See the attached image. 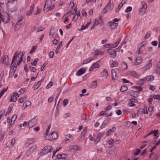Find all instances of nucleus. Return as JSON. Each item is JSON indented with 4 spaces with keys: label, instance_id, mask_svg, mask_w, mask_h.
<instances>
[{
    "label": "nucleus",
    "instance_id": "1",
    "mask_svg": "<svg viewBox=\"0 0 160 160\" xmlns=\"http://www.w3.org/2000/svg\"><path fill=\"white\" fill-rule=\"evenodd\" d=\"M23 56V54L22 52H20L18 53L17 52H16L14 54V56L12 60L11 64H12L14 61L15 60L17 59V57H18L19 59V61L18 62H15L12 67L9 73V76L12 77L14 73L16 70L17 66L18 65L22 62V57Z\"/></svg>",
    "mask_w": 160,
    "mask_h": 160
},
{
    "label": "nucleus",
    "instance_id": "2",
    "mask_svg": "<svg viewBox=\"0 0 160 160\" xmlns=\"http://www.w3.org/2000/svg\"><path fill=\"white\" fill-rule=\"evenodd\" d=\"M55 6L52 3L51 0H47L43 8L44 12H47L49 10H51L54 8Z\"/></svg>",
    "mask_w": 160,
    "mask_h": 160
},
{
    "label": "nucleus",
    "instance_id": "3",
    "mask_svg": "<svg viewBox=\"0 0 160 160\" xmlns=\"http://www.w3.org/2000/svg\"><path fill=\"white\" fill-rule=\"evenodd\" d=\"M52 150V148L50 146H46L44 147L40 152V154L42 156L51 152Z\"/></svg>",
    "mask_w": 160,
    "mask_h": 160
},
{
    "label": "nucleus",
    "instance_id": "4",
    "mask_svg": "<svg viewBox=\"0 0 160 160\" xmlns=\"http://www.w3.org/2000/svg\"><path fill=\"white\" fill-rule=\"evenodd\" d=\"M141 3L142 6L139 9L138 12L141 14L143 15L145 13L147 10V3L144 1H142Z\"/></svg>",
    "mask_w": 160,
    "mask_h": 160
},
{
    "label": "nucleus",
    "instance_id": "5",
    "mask_svg": "<svg viewBox=\"0 0 160 160\" xmlns=\"http://www.w3.org/2000/svg\"><path fill=\"white\" fill-rule=\"evenodd\" d=\"M58 137V135L57 132H53L51 133L49 136L46 135L45 139L48 140H52L54 139H56Z\"/></svg>",
    "mask_w": 160,
    "mask_h": 160
},
{
    "label": "nucleus",
    "instance_id": "6",
    "mask_svg": "<svg viewBox=\"0 0 160 160\" xmlns=\"http://www.w3.org/2000/svg\"><path fill=\"white\" fill-rule=\"evenodd\" d=\"M37 148L36 145L31 147L26 152V156L28 158H29L32 154L35 151Z\"/></svg>",
    "mask_w": 160,
    "mask_h": 160
},
{
    "label": "nucleus",
    "instance_id": "7",
    "mask_svg": "<svg viewBox=\"0 0 160 160\" xmlns=\"http://www.w3.org/2000/svg\"><path fill=\"white\" fill-rule=\"evenodd\" d=\"M37 123V121L35 118H33L28 121V126L29 128L34 126Z\"/></svg>",
    "mask_w": 160,
    "mask_h": 160
},
{
    "label": "nucleus",
    "instance_id": "8",
    "mask_svg": "<svg viewBox=\"0 0 160 160\" xmlns=\"http://www.w3.org/2000/svg\"><path fill=\"white\" fill-rule=\"evenodd\" d=\"M108 52L112 58H114L116 57L117 53L115 50L109 49L108 50Z\"/></svg>",
    "mask_w": 160,
    "mask_h": 160
},
{
    "label": "nucleus",
    "instance_id": "9",
    "mask_svg": "<svg viewBox=\"0 0 160 160\" xmlns=\"http://www.w3.org/2000/svg\"><path fill=\"white\" fill-rule=\"evenodd\" d=\"M7 7L8 8V10L11 12H15L17 11V8L16 6H13L12 5V6H9L8 3H6Z\"/></svg>",
    "mask_w": 160,
    "mask_h": 160
},
{
    "label": "nucleus",
    "instance_id": "10",
    "mask_svg": "<svg viewBox=\"0 0 160 160\" xmlns=\"http://www.w3.org/2000/svg\"><path fill=\"white\" fill-rule=\"evenodd\" d=\"M34 5L32 4L30 6V9L26 12V15L27 16L31 15L34 11Z\"/></svg>",
    "mask_w": 160,
    "mask_h": 160
},
{
    "label": "nucleus",
    "instance_id": "11",
    "mask_svg": "<svg viewBox=\"0 0 160 160\" xmlns=\"http://www.w3.org/2000/svg\"><path fill=\"white\" fill-rule=\"evenodd\" d=\"M73 139L74 138L70 134H68L65 136V142L67 143H68L72 141Z\"/></svg>",
    "mask_w": 160,
    "mask_h": 160
},
{
    "label": "nucleus",
    "instance_id": "12",
    "mask_svg": "<svg viewBox=\"0 0 160 160\" xmlns=\"http://www.w3.org/2000/svg\"><path fill=\"white\" fill-rule=\"evenodd\" d=\"M108 23L110 28L112 30L115 29L118 25V23L114 22L112 21L109 22Z\"/></svg>",
    "mask_w": 160,
    "mask_h": 160
},
{
    "label": "nucleus",
    "instance_id": "13",
    "mask_svg": "<svg viewBox=\"0 0 160 160\" xmlns=\"http://www.w3.org/2000/svg\"><path fill=\"white\" fill-rule=\"evenodd\" d=\"M43 80L44 79L42 78L37 82L35 83L33 86V89L34 90L37 89L40 86L41 83L43 81Z\"/></svg>",
    "mask_w": 160,
    "mask_h": 160
},
{
    "label": "nucleus",
    "instance_id": "14",
    "mask_svg": "<svg viewBox=\"0 0 160 160\" xmlns=\"http://www.w3.org/2000/svg\"><path fill=\"white\" fill-rule=\"evenodd\" d=\"M86 69L85 68H82L78 71L76 75L78 76L81 75L86 72Z\"/></svg>",
    "mask_w": 160,
    "mask_h": 160
},
{
    "label": "nucleus",
    "instance_id": "15",
    "mask_svg": "<svg viewBox=\"0 0 160 160\" xmlns=\"http://www.w3.org/2000/svg\"><path fill=\"white\" fill-rule=\"evenodd\" d=\"M99 67V65L98 63V62H96L93 63L91 66V67L89 71H92L95 68H98Z\"/></svg>",
    "mask_w": 160,
    "mask_h": 160
},
{
    "label": "nucleus",
    "instance_id": "16",
    "mask_svg": "<svg viewBox=\"0 0 160 160\" xmlns=\"http://www.w3.org/2000/svg\"><path fill=\"white\" fill-rule=\"evenodd\" d=\"M17 118V116L16 115H14L11 118V123L9 125L8 128H11L12 126V125L14 123V122L16 120V119Z\"/></svg>",
    "mask_w": 160,
    "mask_h": 160
},
{
    "label": "nucleus",
    "instance_id": "17",
    "mask_svg": "<svg viewBox=\"0 0 160 160\" xmlns=\"http://www.w3.org/2000/svg\"><path fill=\"white\" fill-rule=\"evenodd\" d=\"M69 148L71 150H79L81 149V148L79 146L77 145H71L69 146Z\"/></svg>",
    "mask_w": 160,
    "mask_h": 160
},
{
    "label": "nucleus",
    "instance_id": "18",
    "mask_svg": "<svg viewBox=\"0 0 160 160\" xmlns=\"http://www.w3.org/2000/svg\"><path fill=\"white\" fill-rule=\"evenodd\" d=\"M109 63L110 64V67L111 68L113 67H116L118 65V62L117 61H114L113 60L110 61Z\"/></svg>",
    "mask_w": 160,
    "mask_h": 160
},
{
    "label": "nucleus",
    "instance_id": "19",
    "mask_svg": "<svg viewBox=\"0 0 160 160\" xmlns=\"http://www.w3.org/2000/svg\"><path fill=\"white\" fill-rule=\"evenodd\" d=\"M130 74L132 76L138 78L140 76V75L138 73H137L136 72L132 71L130 72Z\"/></svg>",
    "mask_w": 160,
    "mask_h": 160
},
{
    "label": "nucleus",
    "instance_id": "20",
    "mask_svg": "<svg viewBox=\"0 0 160 160\" xmlns=\"http://www.w3.org/2000/svg\"><path fill=\"white\" fill-rule=\"evenodd\" d=\"M139 93L137 91H133L131 92L130 94L134 98H137L139 96Z\"/></svg>",
    "mask_w": 160,
    "mask_h": 160
},
{
    "label": "nucleus",
    "instance_id": "21",
    "mask_svg": "<svg viewBox=\"0 0 160 160\" xmlns=\"http://www.w3.org/2000/svg\"><path fill=\"white\" fill-rule=\"evenodd\" d=\"M116 130V128L115 127H113L111 129H109L106 133L107 136H109V135L111 134V132H114Z\"/></svg>",
    "mask_w": 160,
    "mask_h": 160
},
{
    "label": "nucleus",
    "instance_id": "22",
    "mask_svg": "<svg viewBox=\"0 0 160 160\" xmlns=\"http://www.w3.org/2000/svg\"><path fill=\"white\" fill-rule=\"evenodd\" d=\"M111 72L112 74V78L113 80L116 79L117 78L116 72L115 70L112 69L111 70Z\"/></svg>",
    "mask_w": 160,
    "mask_h": 160
},
{
    "label": "nucleus",
    "instance_id": "23",
    "mask_svg": "<svg viewBox=\"0 0 160 160\" xmlns=\"http://www.w3.org/2000/svg\"><path fill=\"white\" fill-rule=\"evenodd\" d=\"M31 104V102L29 101H27L24 102L22 105V108L24 109L26 108L28 106H30Z\"/></svg>",
    "mask_w": 160,
    "mask_h": 160
},
{
    "label": "nucleus",
    "instance_id": "24",
    "mask_svg": "<svg viewBox=\"0 0 160 160\" xmlns=\"http://www.w3.org/2000/svg\"><path fill=\"white\" fill-rule=\"evenodd\" d=\"M154 78L153 76L152 75L147 76L144 78L146 82L147 81H152L154 79Z\"/></svg>",
    "mask_w": 160,
    "mask_h": 160
},
{
    "label": "nucleus",
    "instance_id": "25",
    "mask_svg": "<svg viewBox=\"0 0 160 160\" xmlns=\"http://www.w3.org/2000/svg\"><path fill=\"white\" fill-rule=\"evenodd\" d=\"M94 54L95 55H99L100 54L103 55L104 54V52L99 50H96L94 51Z\"/></svg>",
    "mask_w": 160,
    "mask_h": 160
},
{
    "label": "nucleus",
    "instance_id": "26",
    "mask_svg": "<svg viewBox=\"0 0 160 160\" xmlns=\"http://www.w3.org/2000/svg\"><path fill=\"white\" fill-rule=\"evenodd\" d=\"M3 63L4 64L7 65L8 63L9 58L8 57L7 55L4 56L3 59Z\"/></svg>",
    "mask_w": 160,
    "mask_h": 160
},
{
    "label": "nucleus",
    "instance_id": "27",
    "mask_svg": "<svg viewBox=\"0 0 160 160\" xmlns=\"http://www.w3.org/2000/svg\"><path fill=\"white\" fill-rule=\"evenodd\" d=\"M97 84V83L96 81H93L90 84L89 87L91 88H94L96 87Z\"/></svg>",
    "mask_w": 160,
    "mask_h": 160
},
{
    "label": "nucleus",
    "instance_id": "28",
    "mask_svg": "<svg viewBox=\"0 0 160 160\" xmlns=\"http://www.w3.org/2000/svg\"><path fill=\"white\" fill-rule=\"evenodd\" d=\"M102 77L107 78L108 75V70L105 69H104L103 71L102 72Z\"/></svg>",
    "mask_w": 160,
    "mask_h": 160
},
{
    "label": "nucleus",
    "instance_id": "29",
    "mask_svg": "<svg viewBox=\"0 0 160 160\" xmlns=\"http://www.w3.org/2000/svg\"><path fill=\"white\" fill-rule=\"evenodd\" d=\"M106 8H108V9L110 10H112L113 9V6L111 3L110 1H109L108 4L106 6Z\"/></svg>",
    "mask_w": 160,
    "mask_h": 160
},
{
    "label": "nucleus",
    "instance_id": "30",
    "mask_svg": "<svg viewBox=\"0 0 160 160\" xmlns=\"http://www.w3.org/2000/svg\"><path fill=\"white\" fill-rule=\"evenodd\" d=\"M67 156V155L65 154H59L57 156V158L58 159H60L65 158Z\"/></svg>",
    "mask_w": 160,
    "mask_h": 160
},
{
    "label": "nucleus",
    "instance_id": "31",
    "mask_svg": "<svg viewBox=\"0 0 160 160\" xmlns=\"http://www.w3.org/2000/svg\"><path fill=\"white\" fill-rule=\"evenodd\" d=\"M142 58L140 57H137L136 58V65H139L142 62Z\"/></svg>",
    "mask_w": 160,
    "mask_h": 160
},
{
    "label": "nucleus",
    "instance_id": "32",
    "mask_svg": "<svg viewBox=\"0 0 160 160\" xmlns=\"http://www.w3.org/2000/svg\"><path fill=\"white\" fill-rule=\"evenodd\" d=\"M23 19V18L22 17H19V18H18V21H17L16 24L18 25L21 26L22 23V21Z\"/></svg>",
    "mask_w": 160,
    "mask_h": 160
},
{
    "label": "nucleus",
    "instance_id": "33",
    "mask_svg": "<svg viewBox=\"0 0 160 160\" xmlns=\"http://www.w3.org/2000/svg\"><path fill=\"white\" fill-rule=\"evenodd\" d=\"M152 66V64L150 61L144 67V68L145 70L149 69Z\"/></svg>",
    "mask_w": 160,
    "mask_h": 160
},
{
    "label": "nucleus",
    "instance_id": "34",
    "mask_svg": "<svg viewBox=\"0 0 160 160\" xmlns=\"http://www.w3.org/2000/svg\"><path fill=\"white\" fill-rule=\"evenodd\" d=\"M158 130H152L148 134V135H149L151 134H153L154 136H156L158 134Z\"/></svg>",
    "mask_w": 160,
    "mask_h": 160
},
{
    "label": "nucleus",
    "instance_id": "35",
    "mask_svg": "<svg viewBox=\"0 0 160 160\" xmlns=\"http://www.w3.org/2000/svg\"><path fill=\"white\" fill-rule=\"evenodd\" d=\"M121 38H119L118 40V41L115 43V44L114 45H112V48H115L118 45L119 43L121 41Z\"/></svg>",
    "mask_w": 160,
    "mask_h": 160
},
{
    "label": "nucleus",
    "instance_id": "36",
    "mask_svg": "<svg viewBox=\"0 0 160 160\" xmlns=\"http://www.w3.org/2000/svg\"><path fill=\"white\" fill-rule=\"evenodd\" d=\"M128 89V87L125 86H122L120 88V91L121 92H124L126 91Z\"/></svg>",
    "mask_w": 160,
    "mask_h": 160
},
{
    "label": "nucleus",
    "instance_id": "37",
    "mask_svg": "<svg viewBox=\"0 0 160 160\" xmlns=\"http://www.w3.org/2000/svg\"><path fill=\"white\" fill-rule=\"evenodd\" d=\"M17 101V98L16 96L12 95L11 96L10 101L16 102Z\"/></svg>",
    "mask_w": 160,
    "mask_h": 160
},
{
    "label": "nucleus",
    "instance_id": "38",
    "mask_svg": "<svg viewBox=\"0 0 160 160\" xmlns=\"http://www.w3.org/2000/svg\"><path fill=\"white\" fill-rule=\"evenodd\" d=\"M122 68L123 69L126 70L128 68V66L126 63L122 62Z\"/></svg>",
    "mask_w": 160,
    "mask_h": 160
},
{
    "label": "nucleus",
    "instance_id": "39",
    "mask_svg": "<svg viewBox=\"0 0 160 160\" xmlns=\"http://www.w3.org/2000/svg\"><path fill=\"white\" fill-rule=\"evenodd\" d=\"M147 107L146 106H144L143 110L142 109V112L144 114H148V112L147 110Z\"/></svg>",
    "mask_w": 160,
    "mask_h": 160
},
{
    "label": "nucleus",
    "instance_id": "40",
    "mask_svg": "<svg viewBox=\"0 0 160 160\" xmlns=\"http://www.w3.org/2000/svg\"><path fill=\"white\" fill-rule=\"evenodd\" d=\"M5 110L4 109H2L0 111V119L5 114Z\"/></svg>",
    "mask_w": 160,
    "mask_h": 160
},
{
    "label": "nucleus",
    "instance_id": "41",
    "mask_svg": "<svg viewBox=\"0 0 160 160\" xmlns=\"http://www.w3.org/2000/svg\"><path fill=\"white\" fill-rule=\"evenodd\" d=\"M87 132V129L86 128H84L83 130V131L82 132L81 135H82V136L83 137H84Z\"/></svg>",
    "mask_w": 160,
    "mask_h": 160
},
{
    "label": "nucleus",
    "instance_id": "42",
    "mask_svg": "<svg viewBox=\"0 0 160 160\" xmlns=\"http://www.w3.org/2000/svg\"><path fill=\"white\" fill-rule=\"evenodd\" d=\"M138 83L140 84L141 85H142L145 82V80L144 78L139 80L138 81Z\"/></svg>",
    "mask_w": 160,
    "mask_h": 160
},
{
    "label": "nucleus",
    "instance_id": "43",
    "mask_svg": "<svg viewBox=\"0 0 160 160\" xmlns=\"http://www.w3.org/2000/svg\"><path fill=\"white\" fill-rule=\"evenodd\" d=\"M38 60V59L37 58H35L33 62L31 63V64L32 65L34 66H36L37 64Z\"/></svg>",
    "mask_w": 160,
    "mask_h": 160
},
{
    "label": "nucleus",
    "instance_id": "44",
    "mask_svg": "<svg viewBox=\"0 0 160 160\" xmlns=\"http://www.w3.org/2000/svg\"><path fill=\"white\" fill-rule=\"evenodd\" d=\"M26 91V89L25 88H22L20 89L19 92L21 94L23 93Z\"/></svg>",
    "mask_w": 160,
    "mask_h": 160
},
{
    "label": "nucleus",
    "instance_id": "45",
    "mask_svg": "<svg viewBox=\"0 0 160 160\" xmlns=\"http://www.w3.org/2000/svg\"><path fill=\"white\" fill-rule=\"evenodd\" d=\"M8 87L6 88H3L0 93V95L2 96L4 93L7 90Z\"/></svg>",
    "mask_w": 160,
    "mask_h": 160
},
{
    "label": "nucleus",
    "instance_id": "46",
    "mask_svg": "<svg viewBox=\"0 0 160 160\" xmlns=\"http://www.w3.org/2000/svg\"><path fill=\"white\" fill-rule=\"evenodd\" d=\"M8 87L6 88H3L0 93V95L2 96L4 93L7 90Z\"/></svg>",
    "mask_w": 160,
    "mask_h": 160
},
{
    "label": "nucleus",
    "instance_id": "47",
    "mask_svg": "<svg viewBox=\"0 0 160 160\" xmlns=\"http://www.w3.org/2000/svg\"><path fill=\"white\" fill-rule=\"evenodd\" d=\"M8 87L6 88H3L0 93V95L2 96L4 93L7 90Z\"/></svg>",
    "mask_w": 160,
    "mask_h": 160
},
{
    "label": "nucleus",
    "instance_id": "48",
    "mask_svg": "<svg viewBox=\"0 0 160 160\" xmlns=\"http://www.w3.org/2000/svg\"><path fill=\"white\" fill-rule=\"evenodd\" d=\"M127 1V0H122V2H123V3L122 4L121 3L120 4H119L118 5V7L119 8H121L123 6V4H124L126 3Z\"/></svg>",
    "mask_w": 160,
    "mask_h": 160
},
{
    "label": "nucleus",
    "instance_id": "49",
    "mask_svg": "<svg viewBox=\"0 0 160 160\" xmlns=\"http://www.w3.org/2000/svg\"><path fill=\"white\" fill-rule=\"evenodd\" d=\"M68 102V100L67 99H64L63 101V104L64 107L66 106Z\"/></svg>",
    "mask_w": 160,
    "mask_h": 160
},
{
    "label": "nucleus",
    "instance_id": "50",
    "mask_svg": "<svg viewBox=\"0 0 160 160\" xmlns=\"http://www.w3.org/2000/svg\"><path fill=\"white\" fill-rule=\"evenodd\" d=\"M4 71H2L1 72L0 74V80H2V79L4 75Z\"/></svg>",
    "mask_w": 160,
    "mask_h": 160
},
{
    "label": "nucleus",
    "instance_id": "51",
    "mask_svg": "<svg viewBox=\"0 0 160 160\" xmlns=\"http://www.w3.org/2000/svg\"><path fill=\"white\" fill-rule=\"evenodd\" d=\"M37 49V46H34L32 48V49L30 50V53H32L35 50H36Z\"/></svg>",
    "mask_w": 160,
    "mask_h": 160
},
{
    "label": "nucleus",
    "instance_id": "52",
    "mask_svg": "<svg viewBox=\"0 0 160 160\" xmlns=\"http://www.w3.org/2000/svg\"><path fill=\"white\" fill-rule=\"evenodd\" d=\"M132 8L131 7L129 6L128 7H127L126 8V9L125 10V12H130L132 11Z\"/></svg>",
    "mask_w": 160,
    "mask_h": 160
},
{
    "label": "nucleus",
    "instance_id": "53",
    "mask_svg": "<svg viewBox=\"0 0 160 160\" xmlns=\"http://www.w3.org/2000/svg\"><path fill=\"white\" fill-rule=\"evenodd\" d=\"M140 152L141 150L139 149H137L136 150V152L134 153V155L135 156H137L140 153Z\"/></svg>",
    "mask_w": 160,
    "mask_h": 160
},
{
    "label": "nucleus",
    "instance_id": "54",
    "mask_svg": "<svg viewBox=\"0 0 160 160\" xmlns=\"http://www.w3.org/2000/svg\"><path fill=\"white\" fill-rule=\"evenodd\" d=\"M54 52L53 51H51L49 53V56L50 58H52L54 56Z\"/></svg>",
    "mask_w": 160,
    "mask_h": 160
},
{
    "label": "nucleus",
    "instance_id": "55",
    "mask_svg": "<svg viewBox=\"0 0 160 160\" xmlns=\"http://www.w3.org/2000/svg\"><path fill=\"white\" fill-rule=\"evenodd\" d=\"M92 60V59H87L86 60L84 61L83 62V63L84 64L88 63L90 62Z\"/></svg>",
    "mask_w": 160,
    "mask_h": 160
},
{
    "label": "nucleus",
    "instance_id": "56",
    "mask_svg": "<svg viewBox=\"0 0 160 160\" xmlns=\"http://www.w3.org/2000/svg\"><path fill=\"white\" fill-rule=\"evenodd\" d=\"M40 9L38 8L37 7V10L35 12V15H38L40 13Z\"/></svg>",
    "mask_w": 160,
    "mask_h": 160
},
{
    "label": "nucleus",
    "instance_id": "57",
    "mask_svg": "<svg viewBox=\"0 0 160 160\" xmlns=\"http://www.w3.org/2000/svg\"><path fill=\"white\" fill-rule=\"evenodd\" d=\"M105 132H100L98 135V137H100V138H102V136L105 134Z\"/></svg>",
    "mask_w": 160,
    "mask_h": 160
},
{
    "label": "nucleus",
    "instance_id": "58",
    "mask_svg": "<svg viewBox=\"0 0 160 160\" xmlns=\"http://www.w3.org/2000/svg\"><path fill=\"white\" fill-rule=\"evenodd\" d=\"M129 101L130 102H137L138 101V100L137 99L133 98H131L129 99Z\"/></svg>",
    "mask_w": 160,
    "mask_h": 160
},
{
    "label": "nucleus",
    "instance_id": "59",
    "mask_svg": "<svg viewBox=\"0 0 160 160\" xmlns=\"http://www.w3.org/2000/svg\"><path fill=\"white\" fill-rule=\"evenodd\" d=\"M34 141V139L33 138H31L28 140V142L29 144H31Z\"/></svg>",
    "mask_w": 160,
    "mask_h": 160
},
{
    "label": "nucleus",
    "instance_id": "60",
    "mask_svg": "<svg viewBox=\"0 0 160 160\" xmlns=\"http://www.w3.org/2000/svg\"><path fill=\"white\" fill-rule=\"evenodd\" d=\"M107 111H102L101 112H100V113L99 114L100 116H103L104 115L107 114Z\"/></svg>",
    "mask_w": 160,
    "mask_h": 160
},
{
    "label": "nucleus",
    "instance_id": "61",
    "mask_svg": "<svg viewBox=\"0 0 160 160\" xmlns=\"http://www.w3.org/2000/svg\"><path fill=\"white\" fill-rule=\"evenodd\" d=\"M122 112L120 110L118 109V110H117L116 112V113L118 115H121L122 114Z\"/></svg>",
    "mask_w": 160,
    "mask_h": 160
},
{
    "label": "nucleus",
    "instance_id": "62",
    "mask_svg": "<svg viewBox=\"0 0 160 160\" xmlns=\"http://www.w3.org/2000/svg\"><path fill=\"white\" fill-rule=\"evenodd\" d=\"M122 82H123V83H129L130 82L129 80H126V79L125 78H122Z\"/></svg>",
    "mask_w": 160,
    "mask_h": 160
},
{
    "label": "nucleus",
    "instance_id": "63",
    "mask_svg": "<svg viewBox=\"0 0 160 160\" xmlns=\"http://www.w3.org/2000/svg\"><path fill=\"white\" fill-rule=\"evenodd\" d=\"M150 34H151L150 32H148L147 33H146V35H145V37L146 38H149L150 37Z\"/></svg>",
    "mask_w": 160,
    "mask_h": 160
},
{
    "label": "nucleus",
    "instance_id": "64",
    "mask_svg": "<svg viewBox=\"0 0 160 160\" xmlns=\"http://www.w3.org/2000/svg\"><path fill=\"white\" fill-rule=\"evenodd\" d=\"M156 71L157 73L160 74V67L157 68Z\"/></svg>",
    "mask_w": 160,
    "mask_h": 160
}]
</instances>
